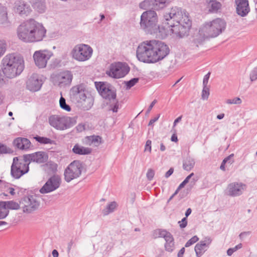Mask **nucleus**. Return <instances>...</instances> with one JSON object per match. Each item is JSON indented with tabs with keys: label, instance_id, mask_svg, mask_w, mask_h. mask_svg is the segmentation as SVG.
I'll list each match as a JSON object with an SVG mask.
<instances>
[{
	"label": "nucleus",
	"instance_id": "nucleus-28",
	"mask_svg": "<svg viewBox=\"0 0 257 257\" xmlns=\"http://www.w3.org/2000/svg\"><path fill=\"white\" fill-rule=\"evenodd\" d=\"M31 143L26 138L18 137L14 139L13 145L21 150H26L30 148Z\"/></svg>",
	"mask_w": 257,
	"mask_h": 257
},
{
	"label": "nucleus",
	"instance_id": "nucleus-37",
	"mask_svg": "<svg viewBox=\"0 0 257 257\" xmlns=\"http://www.w3.org/2000/svg\"><path fill=\"white\" fill-rule=\"evenodd\" d=\"M211 22L218 29H221V33L225 31L227 24L224 19L217 18L213 20Z\"/></svg>",
	"mask_w": 257,
	"mask_h": 257
},
{
	"label": "nucleus",
	"instance_id": "nucleus-34",
	"mask_svg": "<svg viewBox=\"0 0 257 257\" xmlns=\"http://www.w3.org/2000/svg\"><path fill=\"white\" fill-rule=\"evenodd\" d=\"M32 7L34 10L40 14L45 13L46 9L45 0H39L33 2Z\"/></svg>",
	"mask_w": 257,
	"mask_h": 257
},
{
	"label": "nucleus",
	"instance_id": "nucleus-57",
	"mask_svg": "<svg viewBox=\"0 0 257 257\" xmlns=\"http://www.w3.org/2000/svg\"><path fill=\"white\" fill-rule=\"evenodd\" d=\"M187 218L183 217L181 221H178V224L181 228H184L187 225Z\"/></svg>",
	"mask_w": 257,
	"mask_h": 257
},
{
	"label": "nucleus",
	"instance_id": "nucleus-25",
	"mask_svg": "<svg viewBox=\"0 0 257 257\" xmlns=\"http://www.w3.org/2000/svg\"><path fill=\"white\" fill-rule=\"evenodd\" d=\"M121 62H117L111 63L109 67V70H107L106 74L115 79L120 78L121 76L120 75V69L121 65Z\"/></svg>",
	"mask_w": 257,
	"mask_h": 257
},
{
	"label": "nucleus",
	"instance_id": "nucleus-17",
	"mask_svg": "<svg viewBox=\"0 0 257 257\" xmlns=\"http://www.w3.org/2000/svg\"><path fill=\"white\" fill-rule=\"evenodd\" d=\"M43 81L40 76L37 73H33L26 82V88L32 92H36L39 90Z\"/></svg>",
	"mask_w": 257,
	"mask_h": 257
},
{
	"label": "nucleus",
	"instance_id": "nucleus-23",
	"mask_svg": "<svg viewBox=\"0 0 257 257\" xmlns=\"http://www.w3.org/2000/svg\"><path fill=\"white\" fill-rule=\"evenodd\" d=\"M86 88L83 84H80L76 86H73L70 90V97L71 100L76 103L78 102L79 99L78 95L80 94L82 98H83L86 94Z\"/></svg>",
	"mask_w": 257,
	"mask_h": 257
},
{
	"label": "nucleus",
	"instance_id": "nucleus-49",
	"mask_svg": "<svg viewBox=\"0 0 257 257\" xmlns=\"http://www.w3.org/2000/svg\"><path fill=\"white\" fill-rule=\"evenodd\" d=\"M175 242L172 241L171 243L165 244V250L169 252H172L175 249Z\"/></svg>",
	"mask_w": 257,
	"mask_h": 257
},
{
	"label": "nucleus",
	"instance_id": "nucleus-39",
	"mask_svg": "<svg viewBox=\"0 0 257 257\" xmlns=\"http://www.w3.org/2000/svg\"><path fill=\"white\" fill-rule=\"evenodd\" d=\"M34 139L36 140V141L41 144H56L55 141L52 140L49 138L41 137L38 135H36L34 137Z\"/></svg>",
	"mask_w": 257,
	"mask_h": 257
},
{
	"label": "nucleus",
	"instance_id": "nucleus-43",
	"mask_svg": "<svg viewBox=\"0 0 257 257\" xmlns=\"http://www.w3.org/2000/svg\"><path fill=\"white\" fill-rule=\"evenodd\" d=\"M59 104L60 107L67 111H70L71 110V106L66 103L65 99L61 96L59 100Z\"/></svg>",
	"mask_w": 257,
	"mask_h": 257
},
{
	"label": "nucleus",
	"instance_id": "nucleus-58",
	"mask_svg": "<svg viewBox=\"0 0 257 257\" xmlns=\"http://www.w3.org/2000/svg\"><path fill=\"white\" fill-rule=\"evenodd\" d=\"M60 63V61L55 59L52 62V63L49 65L50 69H55L59 65Z\"/></svg>",
	"mask_w": 257,
	"mask_h": 257
},
{
	"label": "nucleus",
	"instance_id": "nucleus-4",
	"mask_svg": "<svg viewBox=\"0 0 257 257\" xmlns=\"http://www.w3.org/2000/svg\"><path fill=\"white\" fill-rule=\"evenodd\" d=\"M158 22V15L153 10H147L141 16L140 27L148 34L152 35L157 31Z\"/></svg>",
	"mask_w": 257,
	"mask_h": 257
},
{
	"label": "nucleus",
	"instance_id": "nucleus-55",
	"mask_svg": "<svg viewBox=\"0 0 257 257\" xmlns=\"http://www.w3.org/2000/svg\"><path fill=\"white\" fill-rule=\"evenodd\" d=\"M234 157V154H231L225 157L223 161H225L226 163L230 164V165L232 164L234 162V159L232 158Z\"/></svg>",
	"mask_w": 257,
	"mask_h": 257
},
{
	"label": "nucleus",
	"instance_id": "nucleus-59",
	"mask_svg": "<svg viewBox=\"0 0 257 257\" xmlns=\"http://www.w3.org/2000/svg\"><path fill=\"white\" fill-rule=\"evenodd\" d=\"M167 234V237H165L164 238V239L166 241L165 243H171V242H172V241H174V237H173V235H172V234L170 232Z\"/></svg>",
	"mask_w": 257,
	"mask_h": 257
},
{
	"label": "nucleus",
	"instance_id": "nucleus-2",
	"mask_svg": "<svg viewBox=\"0 0 257 257\" xmlns=\"http://www.w3.org/2000/svg\"><path fill=\"white\" fill-rule=\"evenodd\" d=\"M46 32L43 24L33 19L24 22L17 28L18 38L25 42L41 41L46 37Z\"/></svg>",
	"mask_w": 257,
	"mask_h": 257
},
{
	"label": "nucleus",
	"instance_id": "nucleus-42",
	"mask_svg": "<svg viewBox=\"0 0 257 257\" xmlns=\"http://www.w3.org/2000/svg\"><path fill=\"white\" fill-rule=\"evenodd\" d=\"M140 80V78L139 77H135L132 78L128 81H124V83L125 84V89L126 90L130 89L132 87L135 86Z\"/></svg>",
	"mask_w": 257,
	"mask_h": 257
},
{
	"label": "nucleus",
	"instance_id": "nucleus-56",
	"mask_svg": "<svg viewBox=\"0 0 257 257\" xmlns=\"http://www.w3.org/2000/svg\"><path fill=\"white\" fill-rule=\"evenodd\" d=\"M154 175H155L154 170L152 169H149L147 171V174H146L147 178L148 180L149 181L152 180L153 179Z\"/></svg>",
	"mask_w": 257,
	"mask_h": 257
},
{
	"label": "nucleus",
	"instance_id": "nucleus-11",
	"mask_svg": "<svg viewBox=\"0 0 257 257\" xmlns=\"http://www.w3.org/2000/svg\"><path fill=\"white\" fill-rule=\"evenodd\" d=\"M172 0H144L139 4V7L143 10L159 11L168 7Z\"/></svg>",
	"mask_w": 257,
	"mask_h": 257
},
{
	"label": "nucleus",
	"instance_id": "nucleus-18",
	"mask_svg": "<svg viewBox=\"0 0 257 257\" xmlns=\"http://www.w3.org/2000/svg\"><path fill=\"white\" fill-rule=\"evenodd\" d=\"M220 29H218L211 21L205 23L201 26V32L204 33V35L208 38H215L221 34Z\"/></svg>",
	"mask_w": 257,
	"mask_h": 257
},
{
	"label": "nucleus",
	"instance_id": "nucleus-36",
	"mask_svg": "<svg viewBox=\"0 0 257 257\" xmlns=\"http://www.w3.org/2000/svg\"><path fill=\"white\" fill-rule=\"evenodd\" d=\"M195 165L194 159L190 156H187L183 162V168L187 171H189L193 168Z\"/></svg>",
	"mask_w": 257,
	"mask_h": 257
},
{
	"label": "nucleus",
	"instance_id": "nucleus-40",
	"mask_svg": "<svg viewBox=\"0 0 257 257\" xmlns=\"http://www.w3.org/2000/svg\"><path fill=\"white\" fill-rule=\"evenodd\" d=\"M169 232L164 229H156L153 231V236L154 238L157 237H167V234Z\"/></svg>",
	"mask_w": 257,
	"mask_h": 257
},
{
	"label": "nucleus",
	"instance_id": "nucleus-26",
	"mask_svg": "<svg viewBox=\"0 0 257 257\" xmlns=\"http://www.w3.org/2000/svg\"><path fill=\"white\" fill-rule=\"evenodd\" d=\"M207 8L210 14L220 13L222 11V5L217 0H207Z\"/></svg>",
	"mask_w": 257,
	"mask_h": 257
},
{
	"label": "nucleus",
	"instance_id": "nucleus-54",
	"mask_svg": "<svg viewBox=\"0 0 257 257\" xmlns=\"http://www.w3.org/2000/svg\"><path fill=\"white\" fill-rule=\"evenodd\" d=\"M115 103L114 104H110L111 108L110 109L113 112H117L118 109L119 102L117 99H114Z\"/></svg>",
	"mask_w": 257,
	"mask_h": 257
},
{
	"label": "nucleus",
	"instance_id": "nucleus-62",
	"mask_svg": "<svg viewBox=\"0 0 257 257\" xmlns=\"http://www.w3.org/2000/svg\"><path fill=\"white\" fill-rule=\"evenodd\" d=\"M6 50V44L0 42V57L4 54Z\"/></svg>",
	"mask_w": 257,
	"mask_h": 257
},
{
	"label": "nucleus",
	"instance_id": "nucleus-13",
	"mask_svg": "<svg viewBox=\"0 0 257 257\" xmlns=\"http://www.w3.org/2000/svg\"><path fill=\"white\" fill-rule=\"evenodd\" d=\"M61 179L59 175L54 174L50 177L39 191L42 194H46L57 189L61 185Z\"/></svg>",
	"mask_w": 257,
	"mask_h": 257
},
{
	"label": "nucleus",
	"instance_id": "nucleus-44",
	"mask_svg": "<svg viewBox=\"0 0 257 257\" xmlns=\"http://www.w3.org/2000/svg\"><path fill=\"white\" fill-rule=\"evenodd\" d=\"M14 152L11 148L8 147L5 144L0 143V155L13 154Z\"/></svg>",
	"mask_w": 257,
	"mask_h": 257
},
{
	"label": "nucleus",
	"instance_id": "nucleus-63",
	"mask_svg": "<svg viewBox=\"0 0 257 257\" xmlns=\"http://www.w3.org/2000/svg\"><path fill=\"white\" fill-rule=\"evenodd\" d=\"M50 169L51 170L53 173H55L57 171L58 165L55 163H50Z\"/></svg>",
	"mask_w": 257,
	"mask_h": 257
},
{
	"label": "nucleus",
	"instance_id": "nucleus-30",
	"mask_svg": "<svg viewBox=\"0 0 257 257\" xmlns=\"http://www.w3.org/2000/svg\"><path fill=\"white\" fill-rule=\"evenodd\" d=\"M72 152L74 154L78 155H87L92 153V149L82 146L77 143L73 146Z\"/></svg>",
	"mask_w": 257,
	"mask_h": 257
},
{
	"label": "nucleus",
	"instance_id": "nucleus-15",
	"mask_svg": "<svg viewBox=\"0 0 257 257\" xmlns=\"http://www.w3.org/2000/svg\"><path fill=\"white\" fill-rule=\"evenodd\" d=\"M20 203L24 204L23 211L28 213L37 210L40 206V202L32 195L23 197Z\"/></svg>",
	"mask_w": 257,
	"mask_h": 257
},
{
	"label": "nucleus",
	"instance_id": "nucleus-47",
	"mask_svg": "<svg viewBox=\"0 0 257 257\" xmlns=\"http://www.w3.org/2000/svg\"><path fill=\"white\" fill-rule=\"evenodd\" d=\"M199 240V238L197 235H194L188 240L185 244V247H189L194 243H196Z\"/></svg>",
	"mask_w": 257,
	"mask_h": 257
},
{
	"label": "nucleus",
	"instance_id": "nucleus-51",
	"mask_svg": "<svg viewBox=\"0 0 257 257\" xmlns=\"http://www.w3.org/2000/svg\"><path fill=\"white\" fill-rule=\"evenodd\" d=\"M241 102L242 101H241V99L239 97H234L232 99H227L226 100V103H228V104H240L241 103Z\"/></svg>",
	"mask_w": 257,
	"mask_h": 257
},
{
	"label": "nucleus",
	"instance_id": "nucleus-27",
	"mask_svg": "<svg viewBox=\"0 0 257 257\" xmlns=\"http://www.w3.org/2000/svg\"><path fill=\"white\" fill-rule=\"evenodd\" d=\"M17 12L21 16H28L31 12V8L28 4L23 1L17 2L16 3Z\"/></svg>",
	"mask_w": 257,
	"mask_h": 257
},
{
	"label": "nucleus",
	"instance_id": "nucleus-46",
	"mask_svg": "<svg viewBox=\"0 0 257 257\" xmlns=\"http://www.w3.org/2000/svg\"><path fill=\"white\" fill-rule=\"evenodd\" d=\"M209 94V86H203L201 95L202 98L204 100L207 99Z\"/></svg>",
	"mask_w": 257,
	"mask_h": 257
},
{
	"label": "nucleus",
	"instance_id": "nucleus-24",
	"mask_svg": "<svg viewBox=\"0 0 257 257\" xmlns=\"http://www.w3.org/2000/svg\"><path fill=\"white\" fill-rule=\"evenodd\" d=\"M236 5V12L238 15L244 17L250 12L248 0H235Z\"/></svg>",
	"mask_w": 257,
	"mask_h": 257
},
{
	"label": "nucleus",
	"instance_id": "nucleus-1",
	"mask_svg": "<svg viewBox=\"0 0 257 257\" xmlns=\"http://www.w3.org/2000/svg\"><path fill=\"white\" fill-rule=\"evenodd\" d=\"M192 26V22L187 17L184 20L176 21L175 23L164 19L161 25H157V31L153 34H156L161 39H165L169 35H174L176 37L182 38L189 35Z\"/></svg>",
	"mask_w": 257,
	"mask_h": 257
},
{
	"label": "nucleus",
	"instance_id": "nucleus-22",
	"mask_svg": "<svg viewBox=\"0 0 257 257\" xmlns=\"http://www.w3.org/2000/svg\"><path fill=\"white\" fill-rule=\"evenodd\" d=\"M50 57L51 55L49 54H46L40 51H36L33 55L35 64L39 68H43L46 66L47 61Z\"/></svg>",
	"mask_w": 257,
	"mask_h": 257
},
{
	"label": "nucleus",
	"instance_id": "nucleus-60",
	"mask_svg": "<svg viewBox=\"0 0 257 257\" xmlns=\"http://www.w3.org/2000/svg\"><path fill=\"white\" fill-rule=\"evenodd\" d=\"M211 74L210 72H208L204 76L203 80V86H207L209 79Z\"/></svg>",
	"mask_w": 257,
	"mask_h": 257
},
{
	"label": "nucleus",
	"instance_id": "nucleus-8",
	"mask_svg": "<svg viewBox=\"0 0 257 257\" xmlns=\"http://www.w3.org/2000/svg\"><path fill=\"white\" fill-rule=\"evenodd\" d=\"M83 163L80 160L72 162L64 170V179L66 182H70L74 179L80 177L83 168Z\"/></svg>",
	"mask_w": 257,
	"mask_h": 257
},
{
	"label": "nucleus",
	"instance_id": "nucleus-45",
	"mask_svg": "<svg viewBox=\"0 0 257 257\" xmlns=\"http://www.w3.org/2000/svg\"><path fill=\"white\" fill-rule=\"evenodd\" d=\"M203 249L204 248L201 245H200V244L197 243L194 247L196 256L201 257L204 252V251H203Z\"/></svg>",
	"mask_w": 257,
	"mask_h": 257
},
{
	"label": "nucleus",
	"instance_id": "nucleus-53",
	"mask_svg": "<svg viewBox=\"0 0 257 257\" xmlns=\"http://www.w3.org/2000/svg\"><path fill=\"white\" fill-rule=\"evenodd\" d=\"M250 79L251 81H255L257 79V67H255L250 73Z\"/></svg>",
	"mask_w": 257,
	"mask_h": 257
},
{
	"label": "nucleus",
	"instance_id": "nucleus-52",
	"mask_svg": "<svg viewBox=\"0 0 257 257\" xmlns=\"http://www.w3.org/2000/svg\"><path fill=\"white\" fill-rule=\"evenodd\" d=\"M2 70H0V87L7 84L8 81V80L7 79V78L6 77L3 73H2Z\"/></svg>",
	"mask_w": 257,
	"mask_h": 257
},
{
	"label": "nucleus",
	"instance_id": "nucleus-21",
	"mask_svg": "<svg viewBox=\"0 0 257 257\" xmlns=\"http://www.w3.org/2000/svg\"><path fill=\"white\" fill-rule=\"evenodd\" d=\"M29 171V164L19 163V166H14L12 165L11 169V176L16 179L20 178L24 174Z\"/></svg>",
	"mask_w": 257,
	"mask_h": 257
},
{
	"label": "nucleus",
	"instance_id": "nucleus-9",
	"mask_svg": "<svg viewBox=\"0 0 257 257\" xmlns=\"http://www.w3.org/2000/svg\"><path fill=\"white\" fill-rule=\"evenodd\" d=\"M95 86L99 94L103 98L109 101L116 99V89L110 83L103 81L95 82Z\"/></svg>",
	"mask_w": 257,
	"mask_h": 257
},
{
	"label": "nucleus",
	"instance_id": "nucleus-41",
	"mask_svg": "<svg viewBox=\"0 0 257 257\" xmlns=\"http://www.w3.org/2000/svg\"><path fill=\"white\" fill-rule=\"evenodd\" d=\"M121 64L122 65H120L121 67L120 69V75L121 76V78H122L129 73L130 67L125 62H121Z\"/></svg>",
	"mask_w": 257,
	"mask_h": 257
},
{
	"label": "nucleus",
	"instance_id": "nucleus-29",
	"mask_svg": "<svg viewBox=\"0 0 257 257\" xmlns=\"http://www.w3.org/2000/svg\"><path fill=\"white\" fill-rule=\"evenodd\" d=\"M204 34V33H201L200 27L198 33L191 40V46L194 48H198L199 45H202L205 39H208Z\"/></svg>",
	"mask_w": 257,
	"mask_h": 257
},
{
	"label": "nucleus",
	"instance_id": "nucleus-35",
	"mask_svg": "<svg viewBox=\"0 0 257 257\" xmlns=\"http://www.w3.org/2000/svg\"><path fill=\"white\" fill-rule=\"evenodd\" d=\"M118 207L116 201H112L107 205L106 207L102 210L101 213L103 216H106L113 212Z\"/></svg>",
	"mask_w": 257,
	"mask_h": 257
},
{
	"label": "nucleus",
	"instance_id": "nucleus-48",
	"mask_svg": "<svg viewBox=\"0 0 257 257\" xmlns=\"http://www.w3.org/2000/svg\"><path fill=\"white\" fill-rule=\"evenodd\" d=\"M211 241L212 239L210 237L207 236L205 238L204 240L200 241L198 243L204 248L205 247L208 246L211 243Z\"/></svg>",
	"mask_w": 257,
	"mask_h": 257
},
{
	"label": "nucleus",
	"instance_id": "nucleus-16",
	"mask_svg": "<svg viewBox=\"0 0 257 257\" xmlns=\"http://www.w3.org/2000/svg\"><path fill=\"white\" fill-rule=\"evenodd\" d=\"M73 78L72 72L69 70L60 72L55 77V80L60 87L69 86Z\"/></svg>",
	"mask_w": 257,
	"mask_h": 257
},
{
	"label": "nucleus",
	"instance_id": "nucleus-32",
	"mask_svg": "<svg viewBox=\"0 0 257 257\" xmlns=\"http://www.w3.org/2000/svg\"><path fill=\"white\" fill-rule=\"evenodd\" d=\"M20 208V204L14 200L0 201V210H18Z\"/></svg>",
	"mask_w": 257,
	"mask_h": 257
},
{
	"label": "nucleus",
	"instance_id": "nucleus-33",
	"mask_svg": "<svg viewBox=\"0 0 257 257\" xmlns=\"http://www.w3.org/2000/svg\"><path fill=\"white\" fill-rule=\"evenodd\" d=\"M94 99L89 94L88 96L85 94L83 97V99H82V101H80L79 103H81V106L84 110H89L93 105Z\"/></svg>",
	"mask_w": 257,
	"mask_h": 257
},
{
	"label": "nucleus",
	"instance_id": "nucleus-7",
	"mask_svg": "<svg viewBox=\"0 0 257 257\" xmlns=\"http://www.w3.org/2000/svg\"><path fill=\"white\" fill-rule=\"evenodd\" d=\"M152 40L146 41L139 45L136 54L138 59L145 63H153Z\"/></svg>",
	"mask_w": 257,
	"mask_h": 257
},
{
	"label": "nucleus",
	"instance_id": "nucleus-6",
	"mask_svg": "<svg viewBox=\"0 0 257 257\" xmlns=\"http://www.w3.org/2000/svg\"><path fill=\"white\" fill-rule=\"evenodd\" d=\"M153 49V63L162 60L170 53V48L168 45L161 41L152 40Z\"/></svg>",
	"mask_w": 257,
	"mask_h": 257
},
{
	"label": "nucleus",
	"instance_id": "nucleus-61",
	"mask_svg": "<svg viewBox=\"0 0 257 257\" xmlns=\"http://www.w3.org/2000/svg\"><path fill=\"white\" fill-rule=\"evenodd\" d=\"M152 141L150 140H148L146 143L145 145V151H149L150 153L151 152L152 148H151Z\"/></svg>",
	"mask_w": 257,
	"mask_h": 257
},
{
	"label": "nucleus",
	"instance_id": "nucleus-38",
	"mask_svg": "<svg viewBox=\"0 0 257 257\" xmlns=\"http://www.w3.org/2000/svg\"><path fill=\"white\" fill-rule=\"evenodd\" d=\"M8 22L7 8L0 4V24H6Z\"/></svg>",
	"mask_w": 257,
	"mask_h": 257
},
{
	"label": "nucleus",
	"instance_id": "nucleus-10",
	"mask_svg": "<svg viewBox=\"0 0 257 257\" xmlns=\"http://www.w3.org/2000/svg\"><path fill=\"white\" fill-rule=\"evenodd\" d=\"M93 50L86 44H80L76 45L71 51L72 57L78 61H85L92 56Z\"/></svg>",
	"mask_w": 257,
	"mask_h": 257
},
{
	"label": "nucleus",
	"instance_id": "nucleus-50",
	"mask_svg": "<svg viewBox=\"0 0 257 257\" xmlns=\"http://www.w3.org/2000/svg\"><path fill=\"white\" fill-rule=\"evenodd\" d=\"M197 179L193 178L190 181L189 184L187 186L186 188L187 193H189L191 191L192 188L194 187L196 184V182L197 181Z\"/></svg>",
	"mask_w": 257,
	"mask_h": 257
},
{
	"label": "nucleus",
	"instance_id": "nucleus-20",
	"mask_svg": "<svg viewBox=\"0 0 257 257\" xmlns=\"http://www.w3.org/2000/svg\"><path fill=\"white\" fill-rule=\"evenodd\" d=\"M246 185L242 183L233 182L227 186V194L230 196H239L242 194L243 191L246 189Z\"/></svg>",
	"mask_w": 257,
	"mask_h": 257
},
{
	"label": "nucleus",
	"instance_id": "nucleus-14",
	"mask_svg": "<svg viewBox=\"0 0 257 257\" xmlns=\"http://www.w3.org/2000/svg\"><path fill=\"white\" fill-rule=\"evenodd\" d=\"M23 157L24 161L29 165L31 162L39 164H43L47 162L49 158L48 154L44 151H38L32 154H25Z\"/></svg>",
	"mask_w": 257,
	"mask_h": 257
},
{
	"label": "nucleus",
	"instance_id": "nucleus-64",
	"mask_svg": "<svg viewBox=\"0 0 257 257\" xmlns=\"http://www.w3.org/2000/svg\"><path fill=\"white\" fill-rule=\"evenodd\" d=\"M78 132H82L85 129V125L83 123H79L75 127Z\"/></svg>",
	"mask_w": 257,
	"mask_h": 257
},
{
	"label": "nucleus",
	"instance_id": "nucleus-5",
	"mask_svg": "<svg viewBox=\"0 0 257 257\" xmlns=\"http://www.w3.org/2000/svg\"><path fill=\"white\" fill-rule=\"evenodd\" d=\"M77 116H60L56 115H51L49 117L50 124L59 130H65L73 126L77 122Z\"/></svg>",
	"mask_w": 257,
	"mask_h": 257
},
{
	"label": "nucleus",
	"instance_id": "nucleus-3",
	"mask_svg": "<svg viewBox=\"0 0 257 257\" xmlns=\"http://www.w3.org/2000/svg\"><path fill=\"white\" fill-rule=\"evenodd\" d=\"M2 72L8 79L20 75L25 68L23 57L19 54L12 53L6 55L1 64Z\"/></svg>",
	"mask_w": 257,
	"mask_h": 257
},
{
	"label": "nucleus",
	"instance_id": "nucleus-31",
	"mask_svg": "<svg viewBox=\"0 0 257 257\" xmlns=\"http://www.w3.org/2000/svg\"><path fill=\"white\" fill-rule=\"evenodd\" d=\"M101 140L100 136L94 135L85 137L83 139V143L87 146H91L94 144L95 146H98L101 143Z\"/></svg>",
	"mask_w": 257,
	"mask_h": 257
},
{
	"label": "nucleus",
	"instance_id": "nucleus-19",
	"mask_svg": "<svg viewBox=\"0 0 257 257\" xmlns=\"http://www.w3.org/2000/svg\"><path fill=\"white\" fill-rule=\"evenodd\" d=\"M220 29H218L211 21L205 23L201 26V32L204 33V35L208 38H215L221 34Z\"/></svg>",
	"mask_w": 257,
	"mask_h": 257
},
{
	"label": "nucleus",
	"instance_id": "nucleus-12",
	"mask_svg": "<svg viewBox=\"0 0 257 257\" xmlns=\"http://www.w3.org/2000/svg\"><path fill=\"white\" fill-rule=\"evenodd\" d=\"M189 14L186 10L182 11L181 8L177 7H173L170 12L166 13L164 15V19L166 21H169L172 23H175L176 21H181L186 19L187 17L189 19Z\"/></svg>",
	"mask_w": 257,
	"mask_h": 257
}]
</instances>
